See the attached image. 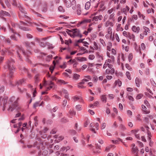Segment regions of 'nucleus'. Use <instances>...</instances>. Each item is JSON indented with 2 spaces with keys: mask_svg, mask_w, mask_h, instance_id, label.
Masks as SVG:
<instances>
[{
  "mask_svg": "<svg viewBox=\"0 0 156 156\" xmlns=\"http://www.w3.org/2000/svg\"><path fill=\"white\" fill-rule=\"evenodd\" d=\"M103 16L101 15L92 16V20L93 21H98V20H101L103 19Z\"/></svg>",
  "mask_w": 156,
  "mask_h": 156,
  "instance_id": "11",
  "label": "nucleus"
},
{
  "mask_svg": "<svg viewBox=\"0 0 156 156\" xmlns=\"http://www.w3.org/2000/svg\"><path fill=\"white\" fill-rule=\"evenodd\" d=\"M91 21V20L90 19H84L81 21L79 22L77 24L78 26H80L81 24H83L87 23H90Z\"/></svg>",
  "mask_w": 156,
  "mask_h": 156,
  "instance_id": "10",
  "label": "nucleus"
},
{
  "mask_svg": "<svg viewBox=\"0 0 156 156\" xmlns=\"http://www.w3.org/2000/svg\"><path fill=\"white\" fill-rule=\"evenodd\" d=\"M143 96V94H139L137 95L136 96V99H139L141 98Z\"/></svg>",
  "mask_w": 156,
  "mask_h": 156,
  "instance_id": "55",
  "label": "nucleus"
},
{
  "mask_svg": "<svg viewBox=\"0 0 156 156\" xmlns=\"http://www.w3.org/2000/svg\"><path fill=\"white\" fill-rule=\"evenodd\" d=\"M9 14L8 12L2 10L0 13V16H9Z\"/></svg>",
  "mask_w": 156,
  "mask_h": 156,
  "instance_id": "22",
  "label": "nucleus"
},
{
  "mask_svg": "<svg viewBox=\"0 0 156 156\" xmlns=\"http://www.w3.org/2000/svg\"><path fill=\"white\" fill-rule=\"evenodd\" d=\"M1 51L3 52V53H2V54H5V52L8 53L9 54H10L11 53L10 51H9L6 49H2Z\"/></svg>",
  "mask_w": 156,
  "mask_h": 156,
  "instance_id": "35",
  "label": "nucleus"
},
{
  "mask_svg": "<svg viewBox=\"0 0 156 156\" xmlns=\"http://www.w3.org/2000/svg\"><path fill=\"white\" fill-rule=\"evenodd\" d=\"M69 133L72 135H74L76 134V132L75 130L71 129L69 130Z\"/></svg>",
  "mask_w": 156,
  "mask_h": 156,
  "instance_id": "50",
  "label": "nucleus"
},
{
  "mask_svg": "<svg viewBox=\"0 0 156 156\" xmlns=\"http://www.w3.org/2000/svg\"><path fill=\"white\" fill-rule=\"evenodd\" d=\"M66 33L69 35L71 37H72V32H73V30H69V29H67L66 31Z\"/></svg>",
  "mask_w": 156,
  "mask_h": 156,
  "instance_id": "40",
  "label": "nucleus"
},
{
  "mask_svg": "<svg viewBox=\"0 0 156 156\" xmlns=\"http://www.w3.org/2000/svg\"><path fill=\"white\" fill-rule=\"evenodd\" d=\"M103 26L102 23L99 24L98 26V31H100L101 30L100 28H101Z\"/></svg>",
  "mask_w": 156,
  "mask_h": 156,
  "instance_id": "62",
  "label": "nucleus"
},
{
  "mask_svg": "<svg viewBox=\"0 0 156 156\" xmlns=\"http://www.w3.org/2000/svg\"><path fill=\"white\" fill-rule=\"evenodd\" d=\"M37 116H35L34 118V120L35 121V125L36 126L38 125V123H37Z\"/></svg>",
  "mask_w": 156,
  "mask_h": 156,
  "instance_id": "58",
  "label": "nucleus"
},
{
  "mask_svg": "<svg viewBox=\"0 0 156 156\" xmlns=\"http://www.w3.org/2000/svg\"><path fill=\"white\" fill-rule=\"evenodd\" d=\"M138 14L139 17L141 18L143 20H145V16L141 14L140 12H138Z\"/></svg>",
  "mask_w": 156,
  "mask_h": 156,
  "instance_id": "41",
  "label": "nucleus"
},
{
  "mask_svg": "<svg viewBox=\"0 0 156 156\" xmlns=\"http://www.w3.org/2000/svg\"><path fill=\"white\" fill-rule=\"evenodd\" d=\"M106 54L108 58L106 60L104 64L108 65V66H112L111 64H113L114 63L115 57L113 55H111L109 51H107Z\"/></svg>",
  "mask_w": 156,
  "mask_h": 156,
  "instance_id": "2",
  "label": "nucleus"
},
{
  "mask_svg": "<svg viewBox=\"0 0 156 156\" xmlns=\"http://www.w3.org/2000/svg\"><path fill=\"white\" fill-rule=\"evenodd\" d=\"M80 76L77 74L75 73L73 76V79L74 80H77L79 79Z\"/></svg>",
  "mask_w": 156,
  "mask_h": 156,
  "instance_id": "38",
  "label": "nucleus"
},
{
  "mask_svg": "<svg viewBox=\"0 0 156 156\" xmlns=\"http://www.w3.org/2000/svg\"><path fill=\"white\" fill-rule=\"evenodd\" d=\"M79 61H86L87 60V58L85 57H80L78 59Z\"/></svg>",
  "mask_w": 156,
  "mask_h": 156,
  "instance_id": "47",
  "label": "nucleus"
},
{
  "mask_svg": "<svg viewBox=\"0 0 156 156\" xmlns=\"http://www.w3.org/2000/svg\"><path fill=\"white\" fill-rule=\"evenodd\" d=\"M135 82L136 86L138 87H139L140 82V80L138 78H136L135 80Z\"/></svg>",
  "mask_w": 156,
  "mask_h": 156,
  "instance_id": "27",
  "label": "nucleus"
},
{
  "mask_svg": "<svg viewBox=\"0 0 156 156\" xmlns=\"http://www.w3.org/2000/svg\"><path fill=\"white\" fill-rule=\"evenodd\" d=\"M76 108L77 110L80 111L82 110V108L81 105H76Z\"/></svg>",
  "mask_w": 156,
  "mask_h": 156,
  "instance_id": "45",
  "label": "nucleus"
},
{
  "mask_svg": "<svg viewBox=\"0 0 156 156\" xmlns=\"http://www.w3.org/2000/svg\"><path fill=\"white\" fill-rule=\"evenodd\" d=\"M94 55L93 54L90 55L88 56L89 59L91 60L94 59Z\"/></svg>",
  "mask_w": 156,
  "mask_h": 156,
  "instance_id": "60",
  "label": "nucleus"
},
{
  "mask_svg": "<svg viewBox=\"0 0 156 156\" xmlns=\"http://www.w3.org/2000/svg\"><path fill=\"white\" fill-rule=\"evenodd\" d=\"M69 113L72 116L76 114V112L72 110H70L69 112Z\"/></svg>",
  "mask_w": 156,
  "mask_h": 156,
  "instance_id": "52",
  "label": "nucleus"
},
{
  "mask_svg": "<svg viewBox=\"0 0 156 156\" xmlns=\"http://www.w3.org/2000/svg\"><path fill=\"white\" fill-rule=\"evenodd\" d=\"M121 24H119L117 26L116 30L117 31H122L123 29L121 27Z\"/></svg>",
  "mask_w": 156,
  "mask_h": 156,
  "instance_id": "33",
  "label": "nucleus"
},
{
  "mask_svg": "<svg viewBox=\"0 0 156 156\" xmlns=\"http://www.w3.org/2000/svg\"><path fill=\"white\" fill-rule=\"evenodd\" d=\"M25 81V80L24 79H23L21 80H20L17 82V83H18V84H21Z\"/></svg>",
  "mask_w": 156,
  "mask_h": 156,
  "instance_id": "56",
  "label": "nucleus"
},
{
  "mask_svg": "<svg viewBox=\"0 0 156 156\" xmlns=\"http://www.w3.org/2000/svg\"><path fill=\"white\" fill-rule=\"evenodd\" d=\"M143 28L144 30V33L145 34V35H147V33H150V29L149 28L145 26H144Z\"/></svg>",
  "mask_w": 156,
  "mask_h": 156,
  "instance_id": "20",
  "label": "nucleus"
},
{
  "mask_svg": "<svg viewBox=\"0 0 156 156\" xmlns=\"http://www.w3.org/2000/svg\"><path fill=\"white\" fill-rule=\"evenodd\" d=\"M126 75L128 79L129 80L131 79V77L130 73L129 72V71H127L126 73Z\"/></svg>",
  "mask_w": 156,
  "mask_h": 156,
  "instance_id": "39",
  "label": "nucleus"
},
{
  "mask_svg": "<svg viewBox=\"0 0 156 156\" xmlns=\"http://www.w3.org/2000/svg\"><path fill=\"white\" fill-rule=\"evenodd\" d=\"M94 48H93V47L91 46L90 47V48L94 50H96L100 51V47L98 45V44L95 42H94Z\"/></svg>",
  "mask_w": 156,
  "mask_h": 156,
  "instance_id": "15",
  "label": "nucleus"
},
{
  "mask_svg": "<svg viewBox=\"0 0 156 156\" xmlns=\"http://www.w3.org/2000/svg\"><path fill=\"white\" fill-rule=\"evenodd\" d=\"M77 14L80 15L81 14V12L80 7V5H78L77 7Z\"/></svg>",
  "mask_w": 156,
  "mask_h": 156,
  "instance_id": "32",
  "label": "nucleus"
},
{
  "mask_svg": "<svg viewBox=\"0 0 156 156\" xmlns=\"http://www.w3.org/2000/svg\"><path fill=\"white\" fill-rule=\"evenodd\" d=\"M140 48L141 50L142 49L143 50H144L146 48V46L145 44L144 43H142L140 45Z\"/></svg>",
  "mask_w": 156,
  "mask_h": 156,
  "instance_id": "48",
  "label": "nucleus"
},
{
  "mask_svg": "<svg viewBox=\"0 0 156 156\" xmlns=\"http://www.w3.org/2000/svg\"><path fill=\"white\" fill-rule=\"evenodd\" d=\"M112 66H108V65H105V64H104L103 66V68L104 69H105L107 68V67H108V68L107 69L105 72L104 73V74L105 75H107V74H113L115 72V70L114 68L113 67V65L112 64H111Z\"/></svg>",
  "mask_w": 156,
  "mask_h": 156,
  "instance_id": "3",
  "label": "nucleus"
},
{
  "mask_svg": "<svg viewBox=\"0 0 156 156\" xmlns=\"http://www.w3.org/2000/svg\"><path fill=\"white\" fill-rule=\"evenodd\" d=\"M84 82H81L77 84L78 87L80 88H84V87L83 86V84L84 83Z\"/></svg>",
  "mask_w": 156,
  "mask_h": 156,
  "instance_id": "31",
  "label": "nucleus"
},
{
  "mask_svg": "<svg viewBox=\"0 0 156 156\" xmlns=\"http://www.w3.org/2000/svg\"><path fill=\"white\" fill-rule=\"evenodd\" d=\"M8 98L7 97L2 98V97L0 98V102L1 105L3 104L4 105H5L7 101Z\"/></svg>",
  "mask_w": 156,
  "mask_h": 156,
  "instance_id": "13",
  "label": "nucleus"
},
{
  "mask_svg": "<svg viewBox=\"0 0 156 156\" xmlns=\"http://www.w3.org/2000/svg\"><path fill=\"white\" fill-rule=\"evenodd\" d=\"M98 57L100 60H103L104 59V57L102 55H98Z\"/></svg>",
  "mask_w": 156,
  "mask_h": 156,
  "instance_id": "64",
  "label": "nucleus"
},
{
  "mask_svg": "<svg viewBox=\"0 0 156 156\" xmlns=\"http://www.w3.org/2000/svg\"><path fill=\"white\" fill-rule=\"evenodd\" d=\"M115 37L116 41L119 42L120 41V39L118 34H116L115 35Z\"/></svg>",
  "mask_w": 156,
  "mask_h": 156,
  "instance_id": "51",
  "label": "nucleus"
},
{
  "mask_svg": "<svg viewBox=\"0 0 156 156\" xmlns=\"http://www.w3.org/2000/svg\"><path fill=\"white\" fill-rule=\"evenodd\" d=\"M90 6V3L89 2H88L85 4V8L86 9H88Z\"/></svg>",
  "mask_w": 156,
  "mask_h": 156,
  "instance_id": "36",
  "label": "nucleus"
},
{
  "mask_svg": "<svg viewBox=\"0 0 156 156\" xmlns=\"http://www.w3.org/2000/svg\"><path fill=\"white\" fill-rule=\"evenodd\" d=\"M17 53L18 56L20 59H21V54H22L24 55H26V53H25L24 51L23 50V49L21 48H19L18 50L17 51Z\"/></svg>",
  "mask_w": 156,
  "mask_h": 156,
  "instance_id": "8",
  "label": "nucleus"
},
{
  "mask_svg": "<svg viewBox=\"0 0 156 156\" xmlns=\"http://www.w3.org/2000/svg\"><path fill=\"white\" fill-rule=\"evenodd\" d=\"M126 68L129 70L131 71L132 70V68L130 66L129 64H126L125 65Z\"/></svg>",
  "mask_w": 156,
  "mask_h": 156,
  "instance_id": "49",
  "label": "nucleus"
},
{
  "mask_svg": "<svg viewBox=\"0 0 156 156\" xmlns=\"http://www.w3.org/2000/svg\"><path fill=\"white\" fill-rule=\"evenodd\" d=\"M101 101L104 103H105L107 101V98L106 95H102L101 97Z\"/></svg>",
  "mask_w": 156,
  "mask_h": 156,
  "instance_id": "26",
  "label": "nucleus"
},
{
  "mask_svg": "<svg viewBox=\"0 0 156 156\" xmlns=\"http://www.w3.org/2000/svg\"><path fill=\"white\" fill-rule=\"evenodd\" d=\"M120 129L122 131H125L126 130V128L125 126L123 124H120L119 126Z\"/></svg>",
  "mask_w": 156,
  "mask_h": 156,
  "instance_id": "30",
  "label": "nucleus"
},
{
  "mask_svg": "<svg viewBox=\"0 0 156 156\" xmlns=\"http://www.w3.org/2000/svg\"><path fill=\"white\" fill-rule=\"evenodd\" d=\"M112 142L113 143L115 144H119V141H120L121 142H122V140L119 138L117 140H112Z\"/></svg>",
  "mask_w": 156,
  "mask_h": 156,
  "instance_id": "37",
  "label": "nucleus"
},
{
  "mask_svg": "<svg viewBox=\"0 0 156 156\" xmlns=\"http://www.w3.org/2000/svg\"><path fill=\"white\" fill-rule=\"evenodd\" d=\"M19 99V98H17L15 100L14 96H12L9 98L8 103L10 105L7 109L8 111H12L14 110H16V111H18L20 109V107L17 102V101Z\"/></svg>",
  "mask_w": 156,
  "mask_h": 156,
  "instance_id": "1",
  "label": "nucleus"
},
{
  "mask_svg": "<svg viewBox=\"0 0 156 156\" xmlns=\"http://www.w3.org/2000/svg\"><path fill=\"white\" fill-rule=\"evenodd\" d=\"M127 37L130 40H132L133 41H135V35L134 34H131L130 33L128 35Z\"/></svg>",
  "mask_w": 156,
  "mask_h": 156,
  "instance_id": "18",
  "label": "nucleus"
},
{
  "mask_svg": "<svg viewBox=\"0 0 156 156\" xmlns=\"http://www.w3.org/2000/svg\"><path fill=\"white\" fill-rule=\"evenodd\" d=\"M107 33L109 34H111V39L112 40H114V37H112V29L111 27H109L108 29Z\"/></svg>",
  "mask_w": 156,
  "mask_h": 156,
  "instance_id": "23",
  "label": "nucleus"
},
{
  "mask_svg": "<svg viewBox=\"0 0 156 156\" xmlns=\"http://www.w3.org/2000/svg\"><path fill=\"white\" fill-rule=\"evenodd\" d=\"M129 7L127 5H126V6L125 8H124L122 9V11L126 15H127L128 13V12L129 10Z\"/></svg>",
  "mask_w": 156,
  "mask_h": 156,
  "instance_id": "19",
  "label": "nucleus"
},
{
  "mask_svg": "<svg viewBox=\"0 0 156 156\" xmlns=\"http://www.w3.org/2000/svg\"><path fill=\"white\" fill-rule=\"evenodd\" d=\"M129 33V32H127L126 31H123L122 34L125 37H127Z\"/></svg>",
  "mask_w": 156,
  "mask_h": 156,
  "instance_id": "43",
  "label": "nucleus"
},
{
  "mask_svg": "<svg viewBox=\"0 0 156 156\" xmlns=\"http://www.w3.org/2000/svg\"><path fill=\"white\" fill-rule=\"evenodd\" d=\"M141 108L143 110V112L144 114H149L150 113V110L149 109L147 110V108L144 105H142Z\"/></svg>",
  "mask_w": 156,
  "mask_h": 156,
  "instance_id": "12",
  "label": "nucleus"
},
{
  "mask_svg": "<svg viewBox=\"0 0 156 156\" xmlns=\"http://www.w3.org/2000/svg\"><path fill=\"white\" fill-rule=\"evenodd\" d=\"M134 45L136 51L137 52H139L140 54L141 55L142 54V52L141 51V49H140L139 46L137 45L136 43V42L134 43Z\"/></svg>",
  "mask_w": 156,
  "mask_h": 156,
  "instance_id": "17",
  "label": "nucleus"
},
{
  "mask_svg": "<svg viewBox=\"0 0 156 156\" xmlns=\"http://www.w3.org/2000/svg\"><path fill=\"white\" fill-rule=\"evenodd\" d=\"M132 30L135 33H138L139 32L140 30V27L138 26H133L131 28Z\"/></svg>",
  "mask_w": 156,
  "mask_h": 156,
  "instance_id": "14",
  "label": "nucleus"
},
{
  "mask_svg": "<svg viewBox=\"0 0 156 156\" xmlns=\"http://www.w3.org/2000/svg\"><path fill=\"white\" fill-rule=\"evenodd\" d=\"M115 11V9L113 8H112L108 10L107 11V13L109 14H111V13H112V12L113 11Z\"/></svg>",
  "mask_w": 156,
  "mask_h": 156,
  "instance_id": "46",
  "label": "nucleus"
},
{
  "mask_svg": "<svg viewBox=\"0 0 156 156\" xmlns=\"http://www.w3.org/2000/svg\"><path fill=\"white\" fill-rule=\"evenodd\" d=\"M137 131H139V130L138 129H134L131 130V132L133 134L135 137L137 139H140V134H136V132Z\"/></svg>",
  "mask_w": 156,
  "mask_h": 156,
  "instance_id": "16",
  "label": "nucleus"
},
{
  "mask_svg": "<svg viewBox=\"0 0 156 156\" xmlns=\"http://www.w3.org/2000/svg\"><path fill=\"white\" fill-rule=\"evenodd\" d=\"M55 138H56L57 139L55 140V141H58L59 142L60 140H62L64 138V137L62 136H60L58 137L56 135H55L54 136Z\"/></svg>",
  "mask_w": 156,
  "mask_h": 156,
  "instance_id": "24",
  "label": "nucleus"
},
{
  "mask_svg": "<svg viewBox=\"0 0 156 156\" xmlns=\"http://www.w3.org/2000/svg\"><path fill=\"white\" fill-rule=\"evenodd\" d=\"M148 135V140H150L151 139V133L150 131H148L147 133Z\"/></svg>",
  "mask_w": 156,
  "mask_h": 156,
  "instance_id": "63",
  "label": "nucleus"
},
{
  "mask_svg": "<svg viewBox=\"0 0 156 156\" xmlns=\"http://www.w3.org/2000/svg\"><path fill=\"white\" fill-rule=\"evenodd\" d=\"M74 100L75 101L79 100L80 101L82 102L83 99L81 97H79L77 96H75L73 98Z\"/></svg>",
  "mask_w": 156,
  "mask_h": 156,
  "instance_id": "28",
  "label": "nucleus"
},
{
  "mask_svg": "<svg viewBox=\"0 0 156 156\" xmlns=\"http://www.w3.org/2000/svg\"><path fill=\"white\" fill-rule=\"evenodd\" d=\"M58 10L61 12H65L64 9H63V7L62 6H60L58 8Z\"/></svg>",
  "mask_w": 156,
  "mask_h": 156,
  "instance_id": "61",
  "label": "nucleus"
},
{
  "mask_svg": "<svg viewBox=\"0 0 156 156\" xmlns=\"http://www.w3.org/2000/svg\"><path fill=\"white\" fill-rule=\"evenodd\" d=\"M65 4L67 8L70 7L71 6H73L72 8L74 9L75 6L76 5V2L75 0H73L72 2H71L70 0H66L65 1Z\"/></svg>",
  "mask_w": 156,
  "mask_h": 156,
  "instance_id": "5",
  "label": "nucleus"
},
{
  "mask_svg": "<svg viewBox=\"0 0 156 156\" xmlns=\"http://www.w3.org/2000/svg\"><path fill=\"white\" fill-rule=\"evenodd\" d=\"M144 72L146 75H149L150 73V70L149 68H146L144 71Z\"/></svg>",
  "mask_w": 156,
  "mask_h": 156,
  "instance_id": "34",
  "label": "nucleus"
},
{
  "mask_svg": "<svg viewBox=\"0 0 156 156\" xmlns=\"http://www.w3.org/2000/svg\"><path fill=\"white\" fill-rule=\"evenodd\" d=\"M76 36L81 38L82 37V35L80 33L79 30L77 29H73L72 37H74Z\"/></svg>",
  "mask_w": 156,
  "mask_h": 156,
  "instance_id": "6",
  "label": "nucleus"
},
{
  "mask_svg": "<svg viewBox=\"0 0 156 156\" xmlns=\"http://www.w3.org/2000/svg\"><path fill=\"white\" fill-rule=\"evenodd\" d=\"M48 129L46 128L45 127L44 128V129L42 130V131H40L39 132L42 135V133H46L47 131L48 130Z\"/></svg>",
  "mask_w": 156,
  "mask_h": 156,
  "instance_id": "44",
  "label": "nucleus"
},
{
  "mask_svg": "<svg viewBox=\"0 0 156 156\" xmlns=\"http://www.w3.org/2000/svg\"><path fill=\"white\" fill-rule=\"evenodd\" d=\"M91 21V20L90 19H84L81 21L79 22L77 24L78 26H80L81 24H83L87 23H90Z\"/></svg>",
  "mask_w": 156,
  "mask_h": 156,
  "instance_id": "9",
  "label": "nucleus"
},
{
  "mask_svg": "<svg viewBox=\"0 0 156 156\" xmlns=\"http://www.w3.org/2000/svg\"><path fill=\"white\" fill-rule=\"evenodd\" d=\"M109 19L113 21L115 20V14L114 12H113L110 15Z\"/></svg>",
  "mask_w": 156,
  "mask_h": 156,
  "instance_id": "29",
  "label": "nucleus"
},
{
  "mask_svg": "<svg viewBox=\"0 0 156 156\" xmlns=\"http://www.w3.org/2000/svg\"><path fill=\"white\" fill-rule=\"evenodd\" d=\"M100 42L102 44L103 46H105L106 45L104 41L102 39L100 38L99 40Z\"/></svg>",
  "mask_w": 156,
  "mask_h": 156,
  "instance_id": "53",
  "label": "nucleus"
},
{
  "mask_svg": "<svg viewBox=\"0 0 156 156\" xmlns=\"http://www.w3.org/2000/svg\"><path fill=\"white\" fill-rule=\"evenodd\" d=\"M132 150L131 151L133 154H134L135 156H138V154L139 150L138 147L135 146V145L133 144L131 145Z\"/></svg>",
  "mask_w": 156,
  "mask_h": 156,
  "instance_id": "7",
  "label": "nucleus"
},
{
  "mask_svg": "<svg viewBox=\"0 0 156 156\" xmlns=\"http://www.w3.org/2000/svg\"><path fill=\"white\" fill-rule=\"evenodd\" d=\"M63 92L64 93L66 94L65 96V98L68 99V98L69 97L68 94L67 93V91L66 90H63Z\"/></svg>",
  "mask_w": 156,
  "mask_h": 156,
  "instance_id": "57",
  "label": "nucleus"
},
{
  "mask_svg": "<svg viewBox=\"0 0 156 156\" xmlns=\"http://www.w3.org/2000/svg\"><path fill=\"white\" fill-rule=\"evenodd\" d=\"M14 62V60L12 59L8 60L7 62L6 65L4 66L5 69H8L9 70H14L15 68L13 66V64Z\"/></svg>",
  "mask_w": 156,
  "mask_h": 156,
  "instance_id": "4",
  "label": "nucleus"
},
{
  "mask_svg": "<svg viewBox=\"0 0 156 156\" xmlns=\"http://www.w3.org/2000/svg\"><path fill=\"white\" fill-rule=\"evenodd\" d=\"M93 152L94 153H99L101 152L100 150L96 149H93Z\"/></svg>",
  "mask_w": 156,
  "mask_h": 156,
  "instance_id": "59",
  "label": "nucleus"
},
{
  "mask_svg": "<svg viewBox=\"0 0 156 156\" xmlns=\"http://www.w3.org/2000/svg\"><path fill=\"white\" fill-rule=\"evenodd\" d=\"M104 25L106 27H107L109 25L111 27H112L113 25V23L112 22H111L109 20H108L106 21V22L105 23Z\"/></svg>",
  "mask_w": 156,
  "mask_h": 156,
  "instance_id": "21",
  "label": "nucleus"
},
{
  "mask_svg": "<svg viewBox=\"0 0 156 156\" xmlns=\"http://www.w3.org/2000/svg\"><path fill=\"white\" fill-rule=\"evenodd\" d=\"M115 85H118L119 87H120L122 85V83L121 81L119 79L116 80L115 82Z\"/></svg>",
  "mask_w": 156,
  "mask_h": 156,
  "instance_id": "25",
  "label": "nucleus"
},
{
  "mask_svg": "<svg viewBox=\"0 0 156 156\" xmlns=\"http://www.w3.org/2000/svg\"><path fill=\"white\" fill-rule=\"evenodd\" d=\"M111 53L113 55H115L116 54V51L114 49L112 48L111 50Z\"/></svg>",
  "mask_w": 156,
  "mask_h": 156,
  "instance_id": "54",
  "label": "nucleus"
},
{
  "mask_svg": "<svg viewBox=\"0 0 156 156\" xmlns=\"http://www.w3.org/2000/svg\"><path fill=\"white\" fill-rule=\"evenodd\" d=\"M14 70H9L10 73L9 75V77L10 78H12L13 76V71Z\"/></svg>",
  "mask_w": 156,
  "mask_h": 156,
  "instance_id": "42",
  "label": "nucleus"
}]
</instances>
